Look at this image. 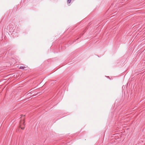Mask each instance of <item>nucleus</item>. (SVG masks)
<instances>
[{"instance_id": "f257e3e1", "label": "nucleus", "mask_w": 145, "mask_h": 145, "mask_svg": "<svg viewBox=\"0 0 145 145\" xmlns=\"http://www.w3.org/2000/svg\"><path fill=\"white\" fill-rule=\"evenodd\" d=\"M8 30L10 32H13L14 29V25L12 24H10L8 26Z\"/></svg>"}, {"instance_id": "f03ea898", "label": "nucleus", "mask_w": 145, "mask_h": 145, "mask_svg": "<svg viewBox=\"0 0 145 145\" xmlns=\"http://www.w3.org/2000/svg\"><path fill=\"white\" fill-rule=\"evenodd\" d=\"M20 127L22 129H24L25 128L24 127H21V126L22 125H24V126L25 125V121H24V119H23V120H21L20 121Z\"/></svg>"}, {"instance_id": "7ed1b4c3", "label": "nucleus", "mask_w": 145, "mask_h": 145, "mask_svg": "<svg viewBox=\"0 0 145 145\" xmlns=\"http://www.w3.org/2000/svg\"><path fill=\"white\" fill-rule=\"evenodd\" d=\"M26 68V67H23V66H21L20 67L19 69H24L26 70L25 69Z\"/></svg>"}, {"instance_id": "20e7f679", "label": "nucleus", "mask_w": 145, "mask_h": 145, "mask_svg": "<svg viewBox=\"0 0 145 145\" xmlns=\"http://www.w3.org/2000/svg\"><path fill=\"white\" fill-rule=\"evenodd\" d=\"M71 1V0H67V3L68 4H69L70 3Z\"/></svg>"}]
</instances>
